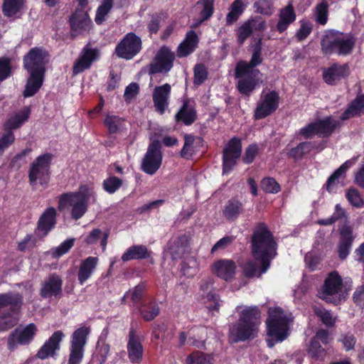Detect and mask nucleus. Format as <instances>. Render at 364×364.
<instances>
[{"label": "nucleus", "mask_w": 364, "mask_h": 364, "mask_svg": "<svg viewBox=\"0 0 364 364\" xmlns=\"http://www.w3.org/2000/svg\"><path fill=\"white\" fill-rule=\"evenodd\" d=\"M109 350L110 346L104 340L99 339L96 345L94 359H95L98 364H104L107 360Z\"/></svg>", "instance_id": "nucleus-48"}, {"label": "nucleus", "mask_w": 364, "mask_h": 364, "mask_svg": "<svg viewBox=\"0 0 364 364\" xmlns=\"http://www.w3.org/2000/svg\"><path fill=\"white\" fill-rule=\"evenodd\" d=\"M317 135L320 137H329L335 129L340 126L339 121L334 120L331 117L314 121Z\"/></svg>", "instance_id": "nucleus-38"}, {"label": "nucleus", "mask_w": 364, "mask_h": 364, "mask_svg": "<svg viewBox=\"0 0 364 364\" xmlns=\"http://www.w3.org/2000/svg\"><path fill=\"white\" fill-rule=\"evenodd\" d=\"M176 122H182L186 126L193 124L197 119V112L194 105H191L190 100H183L182 106L175 115Z\"/></svg>", "instance_id": "nucleus-28"}, {"label": "nucleus", "mask_w": 364, "mask_h": 364, "mask_svg": "<svg viewBox=\"0 0 364 364\" xmlns=\"http://www.w3.org/2000/svg\"><path fill=\"white\" fill-rule=\"evenodd\" d=\"M141 49V38L135 33L129 32L117 44L114 53L119 58L129 60L137 55Z\"/></svg>", "instance_id": "nucleus-10"}, {"label": "nucleus", "mask_w": 364, "mask_h": 364, "mask_svg": "<svg viewBox=\"0 0 364 364\" xmlns=\"http://www.w3.org/2000/svg\"><path fill=\"white\" fill-rule=\"evenodd\" d=\"M87 200L85 194L80 191L65 193L59 197V208L71 206L72 218L78 220L84 215L87 210Z\"/></svg>", "instance_id": "nucleus-12"}, {"label": "nucleus", "mask_w": 364, "mask_h": 364, "mask_svg": "<svg viewBox=\"0 0 364 364\" xmlns=\"http://www.w3.org/2000/svg\"><path fill=\"white\" fill-rule=\"evenodd\" d=\"M254 77V75L249 74L239 77L237 88L240 94L249 97L255 90L257 80Z\"/></svg>", "instance_id": "nucleus-42"}, {"label": "nucleus", "mask_w": 364, "mask_h": 364, "mask_svg": "<svg viewBox=\"0 0 364 364\" xmlns=\"http://www.w3.org/2000/svg\"><path fill=\"white\" fill-rule=\"evenodd\" d=\"M278 22L275 30L279 33L286 31L289 26L296 21V14L291 4H287L279 10Z\"/></svg>", "instance_id": "nucleus-29"}, {"label": "nucleus", "mask_w": 364, "mask_h": 364, "mask_svg": "<svg viewBox=\"0 0 364 364\" xmlns=\"http://www.w3.org/2000/svg\"><path fill=\"white\" fill-rule=\"evenodd\" d=\"M242 151L241 139L237 136L232 137L223 150V173L229 174L237 164Z\"/></svg>", "instance_id": "nucleus-14"}, {"label": "nucleus", "mask_w": 364, "mask_h": 364, "mask_svg": "<svg viewBox=\"0 0 364 364\" xmlns=\"http://www.w3.org/2000/svg\"><path fill=\"white\" fill-rule=\"evenodd\" d=\"M188 364H211L207 355L201 351H195L187 357Z\"/></svg>", "instance_id": "nucleus-58"}, {"label": "nucleus", "mask_w": 364, "mask_h": 364, "mask_svg": "<svg viewBox=\"0 0 364 364\" xmlns=\"http://www.w3.org/2000/svg\"><path fill=\"white\" fill-rule=\"evenodd\" d=\"M266 325L268 336L266 342L269 348L284 341L289 335V319L280 307L269 310Z\"/></svg>", "instance_id": "nucleus-4"}, {"label": "nucleus", "mask_w": 364, "mask_h": 364, "mask_svg": "<svg viewBox=\"0 0 364 364\" xmlns=\"http://www.w3.org/2000/svg\"><path fill=\"white\" fill-rule=\"evenodd\" d=\"M235 270V262L231 259H221L212 265L213 273L225 281H230L234 277Z\"/></svg>", "instance_id": "nucleus-26"}, {"label": "nucleus", "mask_w": 364, "mask_h": 364, "mask_svg": "<svg viewBox=\"0 0 364 364\" xmlns=\"http://www.w3.org/2000/svg\"><path fill=\"white\" fill-rule=\"evenodd\" d=\"M38 331L36 326L31 323L23 328H16L11 332L7 339V347L10 351L14 350L17 345L26 346L33 340Z\"/></svg>", "instance_id": "nucleus-17"}, {"label": "nucleus", "mask_w": 364, "mask_h": 364, "mask_svg": "<svg viewBox=\"0 0 364 364\" xmlns=\"http://www.w3.org/2000/svg\"><path fill=\"white\" fill-rule=\"evenodd\" d=\"M167 17L168 15L164 11L156 12L150 15L146 24L148 32L151 35L156 34L161 28V22Z\"/></svg>", "instance_id": "nucleus-46"}, {"label": "nucleus", "mask_w": 364, "mask_h": 364, "mask_svg": "<svg viewBox=\"0 0 364 364\" xmlns=\"http://www.w3.org/2000/svg\"><path fill=\"white\" fill-rule=\"evenodd\" d=\"M56 210L53 207L46 208L37 223V230L46 235L56 225Z\"/></svg>", "instance_id": "nucleus-30"}, {"label": "nucleus", "mask_w": 364, "mask_h": 364, "mask_svg": "<svg viewBox=\"0 0 364 364\" xmlns=\"http://www.w3.org/2000/svg\"><path fill=\"white\" fill-rule=\"evenodd\" d=\"M167 330L168 327L165 323H154L152 326V340L161 339L162 335L164 334Z\"/></svg>", "instance_id": "nucleus-64"}, {"label": "nucleus", "mask_w": 364, "mask_h": 364, "mask_svg": "<svg viewBox=\"0 0 364 364\" xmlns=\"http://www.w3.org/2000/svg\"><path fill=\"white\" fill-rule=\"evenodd\" d=\"M26 6V0H3L1 12L6 18H19Z\"/></svg>", "instance_id": "nucleus-32"}, {"label": "nucleus", "mask_w": 364, "mask_h": 364, "mask_svg": "<svg viewBox=\"0 0 364 364\" xmlns=\"http://www.w3.org/2000/svg\"><path fill=\"white\" fill-rule=\"evenodd\" d=\"M63 336L64 334L61 331H55L40 348L36 357L41 360H45L48 357H54L55 351L60 349V343Z\"/></svg>", "instance_id": "nucleus-23"}, {"label": "nucleus", "mask_w": 364, "mask_h": 364, "mask_svg": "<svg viewBox=\"0 0 364 364\" xmlns=\"http://www.w3.org/2000/svg\"><path fill=\"white\" fill-rule=\"evenodd\" d=\"M199 38L193 30L188 31L184 40L178 45L176 50L177 56L186 58L193 53L198 47Z\"/></svg>", "instance_id": "nucleus-27"}, {"label": "nucleus", "mask_w": 364, "mask_h": 364, "mask_svg": "<svg viewBox=\"0 0 364 364\" xmlns=\"http://www.w3.org/2000/svg\"><path fill=\"white\" fill-rule=\"evenodd\" d=\"M250 243L252 255L256 261L259 262V272L264 274L278 255L277 242L265 223L256 224L252 230Z\"/></svg>", "instance_id": "nucleus-2"}, {"label": "nucleus", "mask_w": 364, "mask_h": 364, "mask_svg": "<svg viewBox=\"0 0 364 364\" xmlns=\"http://www.w3.org/2000/svg\"><path fill=\"white\" fill-rule=\"evenodd\" d=\"M214 0H198L196 3L201 8L199 12V22L203 23L209 20L214 14Z\"/></svg>", "instance_id": "nucleus-45"}, {"label": "nucleus", "mask_w": 364, "mask_h": 364, "mask_svg": "<svg viewBox=\"0 0 364 364\" xmlns=\"http://www.w3.org/2000/svg\"><path fill=\"white\" fill-rule=\"evenodd\" d=\"M194 78L193 83L200 85L204 82L208 77V71L203 64H196L193 68Z\"/></svg>", "instance_id": "nucleus-57"}, {"label": "nucleus", "mask_w": 364, "mask_h": 364, "mask_svg": "<svg viewBox=\"0 0 364 364\" xmlns=\"http://www.w3.org/2000/svg\"><path fill=\"white\" fill-rule=\"evenodd\" d=\"M90 331V327L84 326L77 328L73 333L68 364H80L84 357L85 346Z\"/></svg>", "instance_id": "nucleus-9"}, {"label": "nucleus", "mask_w": 364, "mask_h": 364, "mask_svg": "<svg viewBox=\"0 0 364 364\" xmlns=\"http://www.w3.org/2000/svg\"><path fill=\"white\" fill-rule=\"evenodd\" d=\"M87 23H91L87 13L82 9H76L69 18V23L72 31L80 32L86 30Z\"/></svg>", "instance_id": "nucleus-37"}, {"label": "nucleus", "mask_w": 364, "mask_h": 364, "mask_svg": "<svg viewBox=\"0 0 364 364\" xmlns=\"http://www.w3.org/2000/svg\"><path fill=\"white\" fill-rule=\"evenodd\" d=\"M346 197L348 202L354 207L361 208L364 205V201L359 191L355 188L348 189Z\"/></svg>", "instance_id": "nucleus-56"}, {"label": "nucleus", "mask_w": 364, "mask_h": 364, "mask_svg": "<svg viewBox=\"0 0 364 364\" xmlns=\"http://www.w3.org/2000/svg\"><path fill=\"white\" fill-rule=\"evenodd\" d=\"M262 190L267 193H277L281 191V186L272 177H264L261 181Z\"/></svg>", "instance_id": "nucleus-55"}, {"label": "nucleus", "mask_w": 364, "mask_h": 364, "mask_svg": "<svg viewBox=\"0 0 364 364\" xmlns=\"http://www.w3.org/2000/svg\"><path fill=\"white\" fill-rule=\"evenodd\" d=\"M343 279L337 271L330 272L324 280L323 284L320 292L323 300L327 303H332L337 305L341 301L340 292L343 288Z\"/></svg>", "instance_id": "nucleus-13"}, {"label": "nucleus", "mask_w": 364, "mask_h": 364, "mask_svg": "<svg viewBox=\"0 0 364 364\" xmlns=\"http://www.w3.org/2000/svg\"><path fill=\"white\" fill-rule=\"evenodd\" d=\"M171 87L168 83L157 86L153 92V102L155 110L160 114H164L168 106Z\"/></svg>", "instance_id": "nucleus-25"}, {"label": "nucleus", "mask_w": 364, "mask_h": 364, "mask_svg": "<svg viewBox=\"0 0 364 364\" xmlns=\"http://www.w3.org/2000/svg\"><path fill=\"white\" fill-rule=\"evenodd\" d=\"M213 279L210 277L203 279L199 282V291L203 299H206L213 304L208 306L210 311H219L220 296L213 287Z\"/></svg>", "instance_id": "nucleus-22"}, {"label": "nucleus", "mask_w": 364, "mask_h": 364, "mask_svg": "<svg viewBox=\"0 0 364 364\" xmlns=\"http://www.w3.org/2000/svg\"><path fill=\"white\" fill-rule=\"evenodd\" d=\"M75 241V238H69L60 243L57 247L53 248L51 250L53 257L59 258L68 253L74 246Z\"/></svg>", "instance_id": "nucleus-53"}, {"label": "nucleus", "mask_w": 364, "mask_h": 364, "mask_svg": "<svg viewBox=\"0 0 364 364\" xmlns=\"http://www.w3.org/2000/svg\"><path fill=\"white\" fill-rule=\"evenodd\" d=\"M175 53L166 46H161L149 65V74L167 73L173 67Z\"/></svg>", "instance_id": "nucleus-15"}, {"label": "nucleus", "mask_w": 364, "mask_h": 364, "mask_svg": "<svg viewBox=\"0 0 364 364\" xmlns=\"http://www.w3.org/2000/svg\"><path fill=\"white\" fill-rule=\"evenodd\" d=\"M329 4L327 0H322L315 7L316 21L320 25H325L328 21Z\"/></svg>", "instance_id": "nucleus-51"}, {"label": "nucleus", "mask_w": 364, "mask_h": 364, "mask_svg": "<svg viewBox=\"0 0 364 364\" xmlns=\"http://www.w3.org/2000/svg\"><path fill=\"white\" fill-rule=\"evenodd\" d=\"M63 279L57 273L50 274L41 283L39 295L43 299H60L63 295Z\"/></svg>", "instance_id": "nucleus-18"}, {"label": "nucleus", "mask_w": 364, "mask_h": 364, "mask_svg": "<svg viewBox=\"0 0 364 364\" xmlns=\"http://www.w3.org/2000/svg\"><path fill=\"white\" fill-rule=\"evenodd\" d=\"M139 92V86L136 82H132L128 86L126 87L124 98L126 102L129 103L131 101L134 99Z\"/></svg>", "instance_id": "nucleus-62"}, {"label": "nucleus", "mask_w": 364, "mask_h": 364, "mask_svg": "<svg viewBox=\"0 0 364 364\" xmlns=\"http://www.w3.org/2000/svg\"><path fill=\"white\" fill-rule=\"evenodd\" d=\"M355 43V39L351 36L345 38L343 33H330L321 41V50L326 55H347L352 52Z\"/></svg>", "instance_id": "nucleus-6"}, {"label": "nucleus", "mask_w": 364, "mask_h": 364, "mask_svg": "<svg viewBox=\"0 0 364 364\" xmlns=\"http://www.w3.org/2000/svg\"><path fill=\"white\" fill-rule=\"evenodd\" d=\"M316 315L320 318L321 321L327 327L331 328L335 326L336 318L327 310H319L316 311Z\"/></svg>", "instance_id": "nucleus-61"}, {"label": "nucleus", "mask_w": 364, "mask_h": 364, "mask_svg": "<svg viewBox=\"0 0 364 364\" xmlns=\"http://www.w3.org/2000/svg\"><path fill=\"white\" fill-rule=\"evenodd\" d=\"M113 6L114 0H102L95 16V21L97 25H102L106 21V16L109 14Z\"/></svg>", "instance_id": "nucleus-44"}, {"label": "nucleus", "mask_w": 364, "mask_h": 364, "mask_svg": "<svg viewBox=\"0 0 364 364\" xmlns=\"http://www.w3.org/2000/svg\"><path fill=\"white\" fill-rule=\"evenodd\" d=\"M180 269L183 275L188 278L193 277L198 272V264L193 257L183 261L180 264Z\"/></svg>", "instance_id": "nucleus-52"}, {"label": "nucleus", "mask_w": 364, "mask_h": 364, "mask_svg": "<svg viewBox=\"0 0 364 364\" xmlns=\"http://www.w3.org/2000/svg\"><path fill=\"white\" fill-rule=\"evenodd\" d=\"M350 166L348 161L344 162L339 168L328 177L324 186L328 193L335 192V186L339 183L340 180H344L346 177V171Z\"/></svg>", "instance_id": "nucleus-39"}, {"label": "nucleus", "mask_w": 364, "mask_h": 364, "mask_svg": "<svg viewBox=\"0 0 364 364\" xmlns=\"http://www.w3.org/2000/svg\"><path fill=\"white\" fill-rule=\"evenodd\" d=\"M313 29L312 23L309 21H301V25L295 36L299 41L305 40L311 33Z\"/></svg>", "instance_id": "nucleus-59"}, {"label": "nucleus", "mask_w": 364, "mask_h": 364, "mask_svg": "<svg viewBox=\"0 0 364 364\" xmlns=\"http://www.w3.org/2000/svg\"><path fill=\"white\" fill-rule=\"evenodd\" d=\"M335 223L336 221L343 223L338 228L339 239L337 245V252L341 260H345L350 255L355 236L353 230L349 225L348 214L340 204H336L335 211L331 216Z\"/></svg>", "instance_id": "nucleus-5"}, {"label": "nucleus", "mask_w": 364, "mask_h": 364, "mask_svg": "<svg viewBox=\"0 0 364 364\" xmlns=\"http://www.w3.org/2000/svg\"><path fill=\"white\" fill-rule=\"evenodd\" d=\"M364 113V93L357 97L348 104L346 110L340 116V119L345 121L350 118L360 116Z\"/></svg>", "instance_id": "nucleus-35"}, {"label": "nucleus", "mask_w": 364, "mask_h": 364, "mask_svg": "<svg viewBox=\"0 0 364 364\" xmlns=\"http://www.w3.org/2000/svg\"><path fill=\"white\" fill-rule=\"evenodd\" d=\"M204 140L202 137L186 134L184 135V144L181 150V158L189 159L194 154L203 146Z\"/></svg>", "instance_id": "nucleus-31"}, {"label": "nucleus", "mask_w": 364, "mask_h": 364, "mask_svg": "<svg viewBox=\"0 0 364 364\" xmlns=\"http://www.w3.org/2000/svg\"><path fill=\"white\" fill-rule=\"evenodd\" d=\"M279 92L274 90L265 92L263 90L254 111V119L259 120L272 115L279 108Z\"/></svg>", "instance_id": "nucleus-8"}, {"label": "nucleus", "mask_w": 364, "mask_h": 364, "mask_svg": "<svg viewBox=\"0 0 364 364\" xmlns=\"http://www.w3.org/2000/svg\"><path fill=\"white\" fill-rule=\"evenodd\" d=\"M152 252L144 245H134L129 247L122 255L124 262L130 260H141L151 257Z\"/></svg>", "instance_id": "nucleus-33"}, {"label": "nucleus", "mask_w": 364, "mask_h": 364, "mask_svg": "<svg viewBox=\"0 0 364 364\" xmlns=\"http://www.w3.org/2000/svg\"><path fill=\"white\" fill-rule=\"evenodd\" d=\"M261 311L257 306H247L240 314L239 319L230 328V338L235 343L254 339L257 336Z\"/></svg>", "instance_id": "nucleus-3"}, {"label": "nucleus", "mask_w": 364, "mask_h": 364, "mask_svg": "<svg viewBox=\"0 0 364 364\" xmlns=\"http://www.w3.org/2000/svg\"><path fill=\"white\" fill-rule=\"evenodd\" d=\"M100 58V52L97 48L86 45L82 49L78 58L74 63L73 75H77L85 70L90 69L92 63Z\"/></svg>", "instance_id": "nucleus-21"}, {"label": "nucleus", "mask_w": 364, "mask_h": 364, "mask_svg": "<svg viewBox=\"0 0 364 364\" xmlns=\"http://www.w3.org/2000/svg\"><path fill=\"white\" fill-rule=\"evenodd\" d=\"M143 338L137 333L136 330L131 326L129 330L127 350L129 361L132 364H139L143 360Z\"/></svg>", "instance_id": "nucleus-19"}, {"label": "nucleus", "mask_w": 364, "mask_h": 364, "mask_svg": "<svg viewBox=\"0 0 364 364\" xmlns=\"http://www.w3.org/2000/svg\"><path fill=\"white\" fill-rule=\"evenodd\" d=\"M49 57L48 51L43 46L33 47L23 55V67L28 75L23 91L25 98L34 96L43 86Z\"/></svg>", "instance_id": "nucleus-1"}, {"label": "nucleus", "mask_w": 364, "mask_h": 364, "mask_svg": "<svg viewBox=\"0 0 364 364\" xmlns=\"http://www.w3.org/2000/svg\"><path fill=\"white\" fill-rule=\"evenodd\" d=\"M31 108L24 107L16 114L9 118L4 123L6 132H12V130L21 127L30 117Z\"/></svg>", "instance_id": "nucleus-34"}, {"label": "nucleus", "mask_w": 364, "mask_h": 364, "mask_svg": "<svg viewBox=\"0 0 364 364\" xmlns=\"http://www.w3.org/2000/svg\"><path fill=\"white\" fill-rule=\"evenodd\" d=\"M15 141V136L13 132H5L0 138V155L6 149L9 147Z\"/></svg>", "instance_id": "nucleus-63"}, {"label": "nucleus", "mask_w": 364, "mask_h": 364, "mask_svg": "<svg viewBox=\"0 0 364 364\" xmlns=\"http://www.w3.org/2000/svg\"><path fill=\"white\" fill-rule=\"evenodd\" d=\"M316 149V144L314 141H302L295 147L291 148L287 153L289 158L293 159L295 161L301 160L305 155L309 154L313 149Z\"/></svg>", "instance_id": "nucleus-40"}, {"label": "nucleus", "mask_w": 364, "mask_h": 364, "mask_svg": "<svg viewBox=\"0 0 364 364\" xmlns=\"http://www.w3.org/2000/svg\"><path fill=\"white\" fill-rule=\"evenodd\" d=\"M124 119L117 115L107 114L104 119V125L107 128L109 134H117Z\"/></svg>", "instance_id": "nucleus-50"}, {"label": "nucleus", "mask_w": 364, "mask_h": 364, "mask_svg": "<svg viewBox=\"0 0 364 364\" xmlns=\"http://www.w3.org/2000/svg\"><path fill=\"white\" fill-rule=\"evenodd\" d=\"M140 314L146 321L154 320L160 313V309L155 300L143 301L139 308Z\"/></svg>", "instance_id": "nucleus-41"}, {"label": "nucleus", "mask_w": 364, "mask_h": 364, "mask_svg": "<svg viewBox=\"0 0 364 364\" xmlns=\"http://www.w3.org/2000/svg\"><path fill=\"white\" fill-rule=\"evenodd\" d=\"M53 155L46 153L36 157L28 171V179L31 186H35L38 181L41 186H48L50 176V166Z\"/></svg>", "instance_id": "nucleus-7"}, {"label": "nucleus", "mask_w": 364, "mask_h": 364, "mask_svg": "<svg viewBox=\"0 0 364 364\" xmlns=\"http://www.w3.org/2000/svg\"><path fill=\"white\" fill-rule=\"evenodd\" d=\"M98 258L90 256L82 261L77 273L79 283L82 285L92 275L96 269Z\"/></svg>", "instance_id": "nucleus-36"}, {"label": "nucleus", "mask_w": 364, "mask_h": 364, "mask_svg": "<svg viewBox=\"0 0 364 364\" xmlns=\"http://www.w3.org/2000/svg\"><path fill=\"white\" fill-rule=\"evenodd\" d=\"M245 211L244 203L237 198L229 199L222 208V215L226 221H236Z\"/></svg>", "instance_id": "nucleus-24"}, {"label": "nucleus", "mask_w": 364, "mask_h": 364, "mask_svg": "<svg viewBox=\"0 0 364 364\" xmlns=\"http://www.w3.org/2000/svg\"><path fill=\"white\" fill-rule=\"evenodd\" d=\"M259 154V145L256 143L250 144L245 150L242 161L245 164H251Z\"/></svg>", "instance_id": "nucleus-54"}, {"label": "nucleus", "mask_w": 364, "mask_h": 364, "mask_svg": "<svg viewBox=\"0 0 364 364\" xmlns=\"http://www.w3.org/2000/svg\"><path fill=\"white\" fill-rule=\"evenodd\" d=\"M245 6L242 0H235L230 6V11L226 16V25L231 26L236 22L243 14Z\"/></svg>", "instance_id": "nucleus-43"}, {"label": "nucleus", "mask_w": 364, "mask_h": 364, "mask_svg": "<svg viewBox=\"0 0 364 364\" xmlns=\"http://www.w3.org/2000/svg\"><path fill=\"white\" fill-rule=\"evenodd\" d=\"M123 186L122 179L115 176H110L102 182L103 190L108 194H114Z\"/></svg>", "instance_id": "nucleus-49"}, {"label": "nucleus", "mask_w": 364, "mask_h": 364, "mask_svg": "<svg viewBox=\"0 0 364 364\" xmlns=\"http://www.w3.org/2000/svg\"><path fill=\"white\" fill-rule=\"evenodd\" d=\"M350 73V67L347 63H334L322 73L323 81L328 85H338L342 80L347 78Z\"/></svg>", "instance_id": "nucleus-20"}, {"label": "nucleus", "mask_w": 364, "mask_h": 364, "mask_svg": "<svg viewBox=\"0 0 364 364\" xmlns=\"http://www.w3.org/2000/svg\"><path fill=\"white\" fill-rule=\"evenodd\" d=\"M11 74V60L8 58H0V82L6 80ZM1 100L0 99V101Z\"/></svg>", "instance_id": "nucleus-60"}, {"label": "nucleus", "mask_w": 364, "mask_h": 364, "mask_svg": "<svg viewBox=\"0 0 364 364\" xmlns=\"http://www.w3.org/2000/svg\"><path fill=\"white\" fill-rule=\"evenodd\" d=\"M255 21L256 19L249 20L238 27L236 31V35L239 45H242L251 36L253 33L252 22Z\"/></svg>", "instance_id": "nucleus-47"}, {"label": "nucleus", "mask_w": 364, "mask_h": 364, "mask_svg": "<svg viewBox=\"0 0 364 364\" xmlns=\"http://www.w3.org/2000/svg\"><path fill=\"white\" fill-rule=\"evenodd\" d=\"M162 161L161 144L155 139L149 144L141 161V169L145 173L152 176L160 168Z\"/></svg>", "instance_id": "nucleus-11"}, {"label": "nucleus", "mask_w": 364, "mask_h": 364, "mask_svg": "<svg viewBox=\"0 0 364 364\" xmlns=\"http://www.w3.org/2000/svg\"><path fill=\"white\" fill-rule=\"evenodd\" d=\"M262 39L259 38L253 47L250 60L248 63L244 60L237 63L235 68V75L237 77H243L249 74L257 76L260 73L258 69L254 68L259 65L263 61L262 57Z\"/></svg>", "instance_id": "nucleus-16"}]
</instances>
